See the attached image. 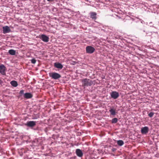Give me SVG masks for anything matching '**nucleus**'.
Listing matches in <instances>:
<instances>
[{"instance_id": "f257e3e1", "label": "nucleus", "mask_w": 159, "mask_h": 159, "mask_svg": "<svg viewBox=\"0 0 159 159\" xmlns=\"http://www.w3.org/2000/svg\"><path fill=\"white\" fill-rule=\"evenodd\" d=\"M83 85L84 87H87L92 85L93 83L92 81L87 78L84 79L82 80Z\"/></svg>"}, {"instance_id": "f03ea898", "label": "nucleus", "mask_w": 159, "mask_h": 159, "mask_svg": "<svg viewBox=\"0 0 159 159\" xmlns=\"http://www.w3.org/2000/svg\"><path fill=\"white\" fill-rule=\"evenodd\" d=\"M50 77L54 80H57L61 77V75L58 73L56 72H51L49 73Z\"/></svg>"}, {"instance_id": "7ed1b4c3", "label": "nucleus", "mask_w": 159, "mask_h": 159, "mask_svg": "<svg viewBox=\"0 0 159 159\" xmlns=\"http://www.w3.org/2000/svg\"><path fill=\"white\" fill-rule=\"evenodd\" d=\"M86 52L87 53L92 54L95 51V49L91 46H87L86 48Z\"/></svg>"}, {"instance_id": "20e7f679", "label": "nucleus", "mask_w": 159, "mask_h": 159, "mask_svg": "<svg viewBox=\"0 0 159 159\" xmlns=\"http://www.w3.org/2000/svg\"><path fill=\"white\" fill-rule=\"evenodd\" d=\"M6 68L4 65H0V73L3 75H5V71L6 70Z\"/></svg>"}, {"instance_id": "39448f33", "label": "nucleus", "mask_w": 159, "mask_h": 159, "mask_svg": "<svg viewBox=\"0 0 159 159\" xmlns=\"http://www.w3.org/2000/svg\"><path fill=\"white\" fill-rule=\"evenodd\" d=\"M39 38L43 41L45 42H47L49 41V38L45 34H42L39 36Z\"/></svg>"}, {"instance_id": "423d86ee", "label": "nucleus", "mask_w": 159, "mask_h": 159, "mask_svg": "<svg viewBox=\"0 0 159 159\" xmlns=\"http://www.w3.org/2000/svg\"><path fill=\"white\" fill-rule=\"evenodd\" d=\"M36 122L34 121H27L25 125L28 127H32L36 125Z\"/></svg>"}, {"instance_id": "0eeeda50", "label": "nucleus", "mask_w": 159, "mask_h": 159, "mask_svg": "<svg viewBox=\"0 0 159 159\" xmlns=\"http://www.w3.org/2000/svg\"><path fill=\"white\" fill-rule=\"evenodd\" d=\"M3 33L4 34L9 33L11 32V30L8 26H3Z\"/></svg>"}, {"instance_id": "6e6552de", "label": "nucleus", "mask_w": 159, "mask_h": 159, "mask_svg": "<svg viewBox=\"0 0 159 159\" xmlns=\"http://www.w3.org/2000/svg\"><path fill=\"white\" fill-rule=\"evenodd\" d=\"M111 97L112 98L116 99L119 96L118 93L116 91H113L111 94Z\"/></svg>"}, {"instance_id": "1a4fd4ad", "label": "nucleus", "mask_w": 159, "mask_h": 159, "mask_svg": "<svg viewBox=\"0 0 159 159\" xmlns=\"http://www.w3.org/2000/svg\"><path fill=\"white\" fill-rule=\"evenodd\" d=\"M148 128L147 127H144L141 128V133L142 134H147L148 131Z\"/></svg>"}, {"instance_id": "9d476101", "label": "nucleus", "mask_w": 159, "mask_h": 159, "mask_svg": "<svg viewBox=\"0 0 159 159\" xmlns=\"http://www.w3.org/2000/svg\"><path fill=\"white\" fill-rule=\"evenodd\" d=\"M90 17L92 19L95 20L97 19V13L94 12H91L90 13Z\"/></svg>"}, {"instance_id": "9b49d317", "label": "nucleus", "mask_w": 159, "mask_h": 159, "mask_svg": "<svg viewBox=\"0 0 159 159\" xmlns=\"http://www.w3.org/2000/svg\"><path fill=\"white\" fill-rule=\"evenodd\" d=\"M76 154L79 157H82L83 156V153L81 150L80 149H77L76 150Z\"/></svg>"}, {"instance_id": "f8f14e48", "label": "nucleus", "mask_w": 159, "mask_h": 159, "mask_svg": "<svg viewBox=\"0 0 159 159\" xmlns=\"http://www.w3.org/2000/svg\"><path fill=\"white\" fill-rule=\"evenodd\" d=\"M54 66L57 68L62 69L63 67V65L60 63L55 62L54 63Z\"/></svg>"}, {"instance_id": "ddd939ff", "label": "nucleus", "mask_w": 159, "mask_h": 159, "mask_svg": "<svg viewBox=\"0 0 159 159\" xmlns=\"http://www.w3.org/2000/svg\"><path fill=\"white\" fill-rule=\"evenodd\" d=\"M33 97V95L30 93H26L24 95V97L27 99L31 98Z\"/></svg>"}, {"instance_id": "4468645a", "label": "nucleus", "mask_w": 159, "mask_h": 159, "mask_svg": "<svg viewBox=\"0 0 159 159\" xmlns=\"http://www.w3.org/2000/svg\"><path fill=\"white\" fill-rule=\"evenodd\" d=\"M109 111L110 112L111 114L112 115L114 116L116 115L115 110L113 108H111L109 110Z\"/></svg>"}, {"instance_id": "2eb2a0df", "label": "nucleus", "mask_w": 159, "mask_h": 159, "mask_svg": "<svg viewBox=\"0 0 159 159\" xmlns=\"http://www.w3.org/2000/svg\"><path fill=\"white\" fill-rule=\"evenodd\" d=\"M10 83L14 87H16L18 85L17 82L15 80H13Z\"/></svg>"}, {"instance_id": "dca6fc26", "label": "nucleus", "mask_w": 159, "mask_h": 159, "mask_svg": "<svg viewBox=\"0 0 159 159\" xmlns=\"http://www.w3.org/2000/svg\"><path fill=\"white\" fill-rule=\"evenodd\" d=\"M16 51L13 49H10L9 50L8 53L11 55H14L16 54Z\"/></svg>"}, {"instance_id": "f3484780", "label": "nucleus", "mask_w": 159, "mask_h": 159, "mask_svg": "<svg viewBox=\"0 0 159 159\" xmlns=\"http://www.w3.org/2000/svg\"><path fill=\"white\" fill-rule=\"evenodd\" d=\"M117 143L118 145L120 146H122L124 143L123 141L121 140H118Z\"/></svg>"}, {"instance_id": "a211bd4d", "label": "nucleus", "mask_w": 159, "mask_h": 159, "mask_svg": "<svg viewBox=\"0 0 159 159\" xmlns=\"http://www.w3.org/2000/svg\"><path fill=\"white\" fill-rule=\"evenodd\" d=\"M118 121V119L117 118H115L112 119L111 122L112 123H116Z\"/></svg>"}, {"instance_id": "6ab92c4d", "label": "nucleus", "mask_w": 159, "mask_h": 159, "mask_svg": "<svg viewBox=\"0 0 159 159\" xmlns=\"http://www.w3.org/2000/svg\"><path fill=\"white\" fill-rule=\"evenodd\" d=\"M154 114V112H151L148 114V116H149L151 118L153 116Z\"/></svg>"}, {"instance_id": "aec40b11", "label": "nucleus", "mask_w": 159, "mask_h": 159, "mask_svg": "<svg viewBox=\"0 0 159 159\" xmlns=\"http://www.w3.org/2000/svg\"><path fill=\"white\" fill-rule=\"evenodd\" d=\"M36 62V60L34 58L32 59L31 60V62L32 64H34Z\"/></svg>"}, {"instance_id": "412c9836", "label": "nucleus", "mask_w": 159, "mask_h": 159, "mask_svg": "<svg viewBox=\"0 0 159 159\" xmlns=\"http://www.w3.org/2000/svg\"><path fill=\"white\" fill-rule=\"evenodd\" d=\"M2 83V81L1 80V79L0 78V84H1Z\"/></svg>"}, {"instance_id": "4be33fe9", "label": "nucleus", "mask_w": 159, "mask_h": 159, "mask_svg": "<svg viewBox=\"0 0 159 159\" xmlns=\"http://www.w3.org/2000/svg\"><path fill=\"white\" fill-rule=\"evenodd\" d=\"M47 1L49 2H51L53 1V0H47Z\"/></svg>"}, {"instance_id": "5701e85b", "label": "nucleus", "mask_w": 159, "mask_h": 159, "mask_svg": "<svg viewBox=\"0 0 159 159\" xmlns=\"http://www.w3.org/2000/svg\"><path fill=\"white\" fill-rule=\"evenodd\" d=\"M23 92V90H21V91H20V93H22Z\"/></svg>"}]
</instances>
